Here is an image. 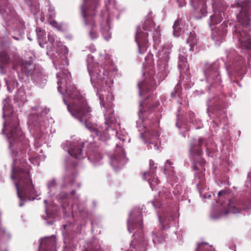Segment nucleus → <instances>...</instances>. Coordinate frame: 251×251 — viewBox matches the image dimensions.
Returning a JSON list of instances; mask_svg holds the SVG:
<instances>
[{"instance_id": "nucleus-7", "label": "nucleus", "mask_w": 251, "mask_h": 251, "mask_svg": "<svg viewBox=\"0 0 251 251\" xmlns=\"http://www.w3.org/2000/svg\"><path fill=\"white\" fill-rule=\"evenodd\" d=\"M143 178L148 181L151 186L158 184L159 181L157 178H155L154 174L151 172H144L143 174Z\"/></svg>"}, {"instance_id": "nucleus-11", "label": "nucleus", "mask_w": 251, "mask_h": 251, "mask_svg": "<svg viewBox=\"0 0 251 251\" xmlns=\"http://www.w3.org/2000/svg\"><path fill=\"white\" fill-rule=\"evenodd\" d=\"M69 153L70 155L72 156L76 157L77 156L81 155V150L79 148L73 149L69 151Z\"/></svg>"}, {"instance_id": "nucleus-13", "label": "nucleus", "mask_w": 251, "mask_h": 251, "mask_svg": "<svg viewBox=\"0 0 251 251\" xmlns=\"http://www.w3.org/2000/svg\"><path fill=\"white\" fill-rule=\"evenodd\" d=\"M227 192L226 190H222L219 192L218 196L219 197V202H221V201L223 199H226L227 198Z\"/></svg>"}, {"instance_id": "nucleus-5", "label": "nucleus", "mask_w": 251, "mask_h": 251, "mask_svg": "<svg viewBox=\"0 0 251 251\" xmlns=\"http://www.w3.org/2000/svg\"><path fill=\"white\" fill-rule=\"evenodd\" d=\"M148 41V34L142 32L140 28L139 27H138L136 36V41L138 45L139 49L141 46L146 44Z\"/></svg>"}, {"instance_id": "nucleus-8", "label": "nucleus", "mask_w": 251, "mask_h": 251, "mask_svg": "<svg viewBox=\"0 0 251 251\" xmlns=\"http://www.w3.org/2000/svg\"><path fill=\"white\" fill-rule=\"evenodd\" d=\"M10 62V58L7 53L0 50V67L1 65H6Z\"/></svg>"}, {"instance_id": "nucleus-19", "label": "nucleus", "mask_w": 251, "mask_h": 251, "mask_svg": "<svg viewBox=\"0 0 251 251\" xmlns=\"http://www.w3.org/2000/svg\"><path fill=\"white\" fill-rule=\"evenodd\" d=\"M172 163L171 162V161L169 160H167L166 161V163H165V167L166 168H168L169 167H171V165H172Z\"/></svg>"}, {"instance_id": "nucleus-28", "label": "nucleus", "mask_w": 251, "mask_h": 251, "mask_svg": "<svg viewBox=\"0 0 251 251\" xmlns=\"http://www.w3.org/2000/svg\"><path fill=\"white\" fill-rule=\"evenodd\" d=\"M22 205H22V203H20V206H22Z\"/></svg>"}, {"instance_id": "nucleus-17", "label": "nucleus", "mask_w": 251, "mask_h": 251, "mask_svg": "<svg viewBox=\"0 0 251 251\" xmlns=\"http://www.w3.org/2000/svg\"><path fill=\"white\" fill-rule=\"evenodd\" d=\"M194 40H195V36L193 34H191V35L190 36L189 38H188L187 39V42L188 43H193L194 42Z\"/></svg>"}, {"instance_id": "nucleus-27", "label": "nucleus", "mask_w": 251, "mask_h": 251, "mask_svg": "<svg viewBox=\"0 0 251 251\" xmlns=\"http://www.w3.org/2000/svg\"><path fill=\"white\" fill-rule=\"evenodd\" d=\"M159 220H160V222H161V220H161V218H160V217H159Z\"/></svg>"}, {"instance_id": "nucleus-2", "label": "nucleus", "mask_w": 251, "mask_h": 251, "mask_svg": "<svg viewBox=\"0 0 251 251\" xmlns=\"http://www.w3.org/2000/svg\"><path fill=\"white\" fill-rule=\"evenodd\" d=\"M127 228L130 233L137 229L139 234L136 232L133 236L134 239L131 242V246L133 249L138 251H146L148 242L145 239L142 232L143 228V220L142 217H138L137 219H132L131 218L127 222Z\"/></svg>"}, {"instance_id": "nucleus-9", "label": "nucleus", "mask_w": 251, "mask_h": 251, "mask_svg": "<svg viewBox=\"0 0 251 251\" xmlns=\"http://www.w3.org/2000/svg\"><path fill=\"white\" fill-rule=\"evenodd\" d=\"M196 182H197V185L200 188H204L205 184V178L202 173L199 174L195 179Z\"/></svg>"}, {"instance_id": "nucleus-21", "label": "nucleus", "mask_w": 251, "mask_h": 251, "mask_svg": "<svg viewBox=\"0 0 251 251\" xmlns=\"http://www.w3.org/2000/svg\"><path fill=\"white\" fill-rule=\"evenodd\" d=\"M246 22L244 23L243 22H242V24L244 25H248V20H249V19L248 18H246Z\"/></svg>"}, {"instance_id": "nucleus-15", "label": "nucleus", "mask_w": 251, "mask_h": 251, "mask_svg": "<svg viewBox=\"0 0 251 251\" xmlns=\"http://www.w3.org/2000/svg\"><path fill=\"white\" fill-rule=\"evenodd\" d=\"M56 185V180L55 179H53L51 180H50L48 182V186L49 188L50 189L52 187H55Z\"/></svg>"}, {"instance_id": "nucleus-14", "label": "nucleus", "mask_w": 251, "mask_h": 251, "mask_svg": "<svg viewBox=\"0 0 251 251\" xmlns=\"http://www.w3.org/2000/svg\"><path fill=\"white\" fill-rule=\"evenodd\" d=\"M84 251H102L100 245H92L89 249H86Z\"/></svg>"}, {"instance_id": "nucleus-4", "label": "nucleus", "mask_w": 251, "mask_h": 251, "mask_svg": "<svg viewBox=\"0 0 251 251\" xmlns=\"http://www.w3.org/2000/svg\"><path fill=\"white\" fill-rule=\"evenodd\" d=\"M55 247V239L51 238L43 239L40 245L41 251H54Z\"/></svg>"}, {"instance_id": "nucleus-23", "label": "nucleus", "mask_w": 251, "mask_h": 251, "mask_svg": "<svg viewBox=\"0 0 251 251\" xmlns=\"http://www.w3.org/2000/svg\"><path fill=\"white\" fill-rule=\"evenodd\" d=\"M117 158H115V157L111 158V163H112L113 162H114L115 161H116L117 160Z\"/></svg>"}, {"instance_id": "nucleus-24", "label": "nucleus", "mask_w": 251, "mask_h": 251, "mask_svg": "<svg viewBox=\"0 0 251 251\" xmlns=\"http://www.w3.org/2000/svg\"><path fill=\"white\" fill-rule=\"evenodd\" d=\"M35 159V158L32 157V158H28V160L29 161L32 163V161Z\"/></svg>"}, {"instance_id": "nucleus-20", "label": "nucleus", "mask_w": 251, "mask_h": 251, "mask_svg": "<svg viewBox=\"0 0 251 251\" xmlns=\"http://www.w3.org/2000/svg\"><path fill=\"white\" fill-rule=\"evenodd\" d=\"M152 204L154 206L155 208H157L158 206H159V203H157L156 204L154 201H152Z\"/></svg>"}, {"instance_id": "nucleus-12", "label": "nucleus", "mask_w": 251, "mask_h": 251, "mask_svg": "<svg viewBox=\"0 0 251 251\" xmlns=\"http://www.w3.org/2000/svg\"><path fill=\"white\" fill-rule=\"evenodd\" d=\"M197 160H195V163L194 164V168L196 170H200V168L198 165V162H199L201 166H202L205 163L204 160L203 158H196Z\"/></svg>"}, {"instance_id": "nucleus-29", "label": "nucleus", "mask_w": 251, "mask_h": 251, "mask_svg": "<svg viewBox=\"0 0 251 251\" xmlns=\"http://www.w3.org/2000/svg\"><path fill=\"white\" fill-rule=\"evenodd\" d=\"M195 155H200V153L196 154Z\"/></svg>"}, {"instance_id": "nucleus-16", "label": "nucleus", "mask_w": 251, "mask_h": 251, "mask_svg": "<svg viewBox=\"0 0 251 251\" xmlns=\"http://www.w3.org/2000/svg\"><path fill=\"white\" fill-rule=\"evenodd\" d=\"M179 26V22L178 21L175 22L174 25V34L175 36H178V34L176 33V30L177 28Z\"/></svg>"}, {"instance_id": "nucleus-18", "label": "nucleus", "mask_w": 251, "mask_h": 251, "mask_svg": "<svg viewBox=\"0 0 251 251\" xmlns=\"http://www.w3.org/2000/svg\"><path fill=\"white\" fill-rule=\"evenodd\" d=\"M150 166L151 168L152 169H156L157 168L156 164H155L152 160H150Z\"/></svg>"}, {"instance_id": "nucleus-22", "label": "nucleus", "mask_w": 251, "mask_h": 251, "mask_svg": "<svg viewBox=\"0 0 251 251\" xmlns=\"http://www.w3.org/2000/svg\"><path fill=\"white\" fill-rule=\"evenodd\" d=\"M75 194H76V191H75V190H74L72 191V192H71V194L73 196H74Z\"/></svg>"}, {"instance_id": "nucleus-6", "label": "nucleus", "mask_w": 251, "mask_h": 251, "mask_svg": "<svg viewBox=\"0 0 251 251\" xmlns=\"http://www.w3.org/2000/svg\"><path fill=\"white\" fill-rule=\"evenodd\" d=\"M228 208L226 210L227 213L232 212L237 213L244 208L240 206V204L234 199H230L228 200Z\"/></svg>"}, {"instance_id": "nucleus-1", "label": "nucleus", "mask_w": 251, "mask_h": 251, "mask_svg": "<svg viewBox=\"0 0 251 251\" xmlns=\"http://www.w3.org/2000/svg\"><path fill=\"white\" fill-rule=\"evenodd\" d=\"M30 166L25 158H15L13 160L11 178L14 180L19 198L31 199L35 190L30 175Z\"/></svg>"}, {"instance_id": "nucleus-26", "label": "nucleus", "mask_w": 251, "mask_h": 251, "mask_svg": "<svg viewBox=\"0 0 251 251\" xmlns=\"http://www.w3.org/2000/svg\"><path fill=\"white\" fill-rule=\"evenodd\" d=\"M191 155L193 156V155H195V154L194 153H192Z\"/></svg>"}, {"instance_id": "nucleus-10", "label": "nucleus", "mask_w": 251, "mask_h": 251, "mask_svg": "<svg viewBox=\"0 0 251 251\" xmlns=\"http://www.w3.org/2000/svg\"><path fill=\"white\" fill-rule=\"evenodd\" d=\"M152 240L154 244L160 243L164 241V237L162 233L157 234L153 231Z\"/></svg>"}, {"instance_id": "nucleus-30", "label": "nucleus", "mask_w": 251, "mask_h": 251, "mask_svg": "<svg viewBox=\"0 0 251 251\" xmlns=\"http://www.w3.org/2000/svg\"><path fill=\"white\" fill-rule=\"evenodd\" d=\"M195 155H200V153L196 154Z\"/></svg>"}, {"instance_id": "nucleus-25", "label": "nucleus", "mask_w": 251, "mask_h": 251, "mask_svg": "<svg viewBox=\"0 0 251 251\" xmlns=\"http://www.w3.org/2000/svg\"><path fill=\"white\" fill-rule=\"evenodd\" d=\"M202 244V243H201V244ZM201 243H199V244H198V248H197V250H196V251H197L198 250V249H199V248L200 247V246H201Z\"/></svg>"}, {"instance_id": "nucleus-3", "label": "nucleus", "mask_w": 251, "mask_h": 251, "mask_svg": "<svg viewBox=\"0 0 251 251\" xmlns=\"http://www.w3.org/2000/svg\"><path fill=\"white\" fill-rule=\"evenodd\" d=\"M69 110L72 114L79 119L81 122L90 118L89 113L91 111L90 108L87 106L86 103H84L81 106H77L73 108L68 107Z\"/></svg>"}]
</instances>
